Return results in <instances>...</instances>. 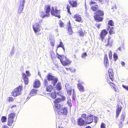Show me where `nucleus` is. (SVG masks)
Here are the masks:
<instances>
[{
    "label": "nucleus",
    "mask_w": 128,
    "mask_h": 128,
    "mask_svg": "<svg viewBox=\"0 0 128 128\" xmlns=\"http://www.w3.org/2000/svg\"><path fill=\"white\" fill-rule=\"evenodd\" d=\"M108 33V32L105 29L102 30L100 34V36L101 40L104 43L105 45L106 46H111L113 43V40L111 37L108 36V38H105V37Z\"/></svg>",
    "instance_id": "1"
},
{
    "label": "nucleus",
    "mask_w": 128,
    "mask_h": 128,
    "mask_svg": "<svg viewBox=\"0 0 128 128\" xmlns=\"http://www.w3.org/2000/svg\"><path fill=\"white\" fill-rule=\"evenodd\" d=\"M44 10L45 11L46 14L43 11H42L40 12V16L42 18L48 17L50 16V12L51 11L50 6L49 5L45 6L44 8Z\"/></svg>",
    "instance_id": "2"
},
{
    "label": "nucleus",
    "mask_w": 128,
    "mask_h": 128,
    "mask_svg": "<svg viewBox=\"0 0 128 128\" xmlns=\"http://www.w3.org/2000/svg\"><path fill=\"white\" fill-rule=\"evenodd\" d=\"M104 14V12L100 10H98L96 12V14L94 15V18L95 20L98 22L102 21L103 18L101 16H103Z\"/></svg>",
    "instance_id": "3"
},
{
    "label": "nucleus",
    "mask_w": 128,
    "mask_h": 128,
    "mask_svg": "<svg viewBox=\"0 0 128 128\" xmlns=\"http://www.w3.org/2000/svg\"><path fill=\"white\" fill-rule=\"evenodd\" d=\"M47 80L49 81H51L52 84L53 86H55L57 83L58 79L57 78L53 76L51 74H48L46 76Z\"/></svg>",
    "instance_id": "4"
},
{
    "label": "nucleus",
    "mask_w": 128,
    "mask_h": 128,
    "mask_svg": "<svg viewBox=\"0 0 128 128\" xmlns=\"http://www.w3.org/2000/svg\"><path fill=\"white\" fill-rule=\"evenodd\" d=\"M22 88V86H19L15 88L12 93V95L14 97H16L21 94V92Z\"/></svg>",
    "instance_id": "5"
},
{
    "label": "nucleus",
    "mask_w": 128,
    "mask_h": 128,
    "mask_svg": "<svg viewBox=\"0 0 128 128\" xmlns=\"http://www.w3.org/2000/svg\"><path fill=\"white\" fill-rule=\"evenodd\" d=\"M60 10H58L56 7H55L54 8L53 6L52 7L51 13L52 15L60 18Z\"/></svg>",
    "instance_id": "6"
},
{
    "label": "nucleus",
    "mask_w": 128,
    "mask_h": 128,
    "mask_svg": "<svg viewBox=\"0 0 128 128\" xmlns=\"http://www.w3.org/2000/svg\"><path fill=\"white\" fill-rule=\"evenodd\" d=\"M60 62L63 66H66L70 64L72 61L66 57H63L61 60Z\"/></svg>",
    "instance_id": "7"
},
{
    "label": "nucleus",
    "mask_w": 128,
    "mask_h": 128,
    "mask_svg": "<svg viewBox=\"0 0 128 128\" xmlns=\"http://www.w3.org/2000/svg\"><path fill=\"white\" fill-rule=\"evenodd\" d=\"M73 18L75 19L76 21L82 23L83 22L81 16L78 14L74 15Z\"/></svg>",
    "instance_id": "8"
},
{
    "label": "nucleus",
    "mask_w": 128,
    "mask_h": 128,
    "mask_svg": "<svg viewBox=\"0 0 128 128\" xmlns=\"http://www.w3.org/2000/svg\"><path fill=\"white\" fill-rule=\"evenodd\" d=\"M116 118H117L118 117L121 112L122 107L120 105H118L116 106Z\"/></svg>",
    "instance_id": "9"
},
{
    "label": "nucleus",
    "mask_w": 128,
    "mask_h": 128,
    "mask_svg": "<svg viewBox=\"0 0 128 128\" xmlns=\"http://www.w3.org/2000/svg\"><path fill=\"white\" fill-rule=\"evenodd\" d=\"M62 108V106L60 104H54L53 106L54 110L55 112L57 114L59 112Z\"/></svg>",
    "instance_id": "10"
},
{
    "label": "nucleus",
    "mask_w": 128,
    "mask_h": 128,
    "mask_svg": "<svg viewBox=\"0 0 128 128\" xmlns=\"http://www.w3.org/2000/svg\"><path fill=\"white\" fill-rule=\"evenodd\" d=\"M68 108L66 107H64L63 108H62L60 110L58 114L59 115L63 114L64 115H66L68 113Z\"/></svg>",
    "instance_id": "11"
},
{
    "label": "nucleus",
    "mask_w": 128,
    "mask_h": 128,
    "mask_svg": "<svg viewBox=\"0 0 128 128\" xmlns=\"http://www.w3.org/2000/svg\"><path fill=\"white\" fill-rule=\"evenodd\" d=\"M65 99V97L64 96H62L61 98H57L54 100V104H60L59 103L64 101Z\"/></svg>",
    "instance_id": "12"
},
{
    "label": "nucleus",
    "mask_w": 128,
    "mask_h": 128,
    "mask_svg": "<svg viewBox=\"0 0 128 128\" xmlns=\"http://www.w3.org/2000/svg\"><path fill=\"white\" fill-rule=\"evenodd\" d=\"M66 88L68 94L69 96L71 95L72 90L71 86L68 84H66Z\"/></svg>",
    "instance_id": "13"
},
{
    "label": "nucleus",
    "mask_w": 128,
    "mask_h": 128,
    "mask_svg": "<svg viewBox=\"0 0 128 128\" xmlns=\"http://www.w3.org/2000/svg\"><path fill=\"white\" fill-rule=\"evenodd\" d=\"M77 124L79 126H82L86 124L85 120L81 118H79L77 119Z\"/></svg>",
    "instance_id": "14"
},
{
    "label": "nucleus",
    "mask_w": 128,
    "mask_h": 128,
    "mask_svg": "<svg viewBox=\"0 0 128 128\" xmlns=\"http://www.w3.org/2000/svg\"><path fill=\"white\" fill-rule=\"evenodd\" d=\"M33 28L35 33L39 32L40 30V26L38 23H36L33 26Z\"/></svg>",
    "instance_id": "15"
},
{
    "label": "nucleus",
    "mask_w": 128,
    "mask_h": 128,
    "mask_svg": "<svg viewBox=\"0 0 128 128\" xmlns=\"http://www.w3.org/2000/svg\"><path fill=\"white\" fill-rule=\"evenodd\" d=\"M93 118L94 116L92 114H90L88 115L87 119H86V124H89L92 123L93 121Z\"/></svg>",
    "instance_id": "16"
},
{
    "label": "nucleus",
    "mask_w": 128,
    "mask_h": 128,
    "mask_svg": "<svg viewBox=\"0 0 128 128\" xmlns=\"http://www.w3.org/2000/svg\"><path fill=\"white\" fill-rule=\"evenodd\" d=\"M24 0H22L20 2V4L19 6L18 12L19 13H20L22 11L24 6Z\"/></svg>",
    "instance_id": "17"
},
{
    "label": "nucleus",
    "mask_w": 128,
    "mask_h": 128,
    "mask_svg": "<svg viewBox=\"0 0 128 128\" xmlns=\"http://www.w3.org/2000/svg\"><path fill=\"white\" fill-rule=\"evenodd\" d=\"M104 64L106 68H108L109 66V61L106 54H105L104 57Z\"/></svg>",
    "instance_id": "18"
},
{
    "label": "nucleus",
    "mask_w": 128,
    "mask_h": 128,
    "mask_svg": "<svg viewBox=\"0 0 128 128\" xmlns=\"http://www.w3.org/2000/svg\"><path fill=\"white\" fill-rule=\"evenodd\" d=\"M108 74L110 78L112 81L114 80V74L113 72V70L112 69H109L108 72Z\"/></svg>",
    "instance_id": "19"
},
{
    "label": "nucleus",
    "mask_w": 128,
    "mask_h": 128,
    "mask_svg": "<svg viewBox=\"0 0 128 128\" xmlns=\"http://www.w3.org/2000/svg\"><path fill=\"white\" fill-rule=\"evenodd\" d=\"M40 81L38 80H36L33 84V87L38 88L40 86Z\"/></svg>",
    "instance_id": "20"
},
{
    "label": "nucleus",
    "mask_w": 128,
    "mask_h": 128,
    "mask_svg": "<svg viewBox=\"0 0 128 128\" xmlns=\"http://www.w3.org/2000/svg\"><path fill=\"white\" fill-rule=\"evenodd\" d=\"M22 78L24 81L25 83L26 84H27L28 82V80L27 76L24 73L22 74Z\"/></svg>",
    "instance_id": "21"
},
{
    "label": "nucleus",
    "mask_w": 128,
    "mask_h": 128,
    "mask_svg": "<svg viewBox=\"0 0 128 128\" xmlns=\"http://www.w3.org/2000/svg\"><path fill=\"white\" fill-rule=\"evenodd\" d=\"M92 10L94 12L97 11L99 8V7L97 4H95L92 5L91 7Z\"/></svg>",
    "instance_id": "22"
},
{
    "label": "nucleus",
    "mask_w": 128,
    "mask_h": 128,
    "mask_svg": "<svg viewBox=\"0 0 128 128\" xmlns=\"http://www.w3.org/2000/svg\"><path fill=\"white\" fill-rule=\"evenodd\" d=\"M77 88L80 92H83L85 91L84 86L80 83L77 84Z\"/></svg>",
    "instance_id": "23"
},
{
    "label": "nucleus",
    "mask_w": 128,
    "mask_h": 128,
    "mask_svg": "<svg viewBox=\"0 0 128 128\" xmlns=\"http://www.w3.org/2000/svg\"><path fill=\"white\" fill-rule=\"evenodd\" d=\"M69 4L73 7H76L77 6V3L76 1L72 0L68 1Z\"/></svg>",
    "instance_id": "24"
},
{
    "label": "nucleus",
    "mask_w": 128,
    "mask_h": 128,
    "mask_svg": "<svg viewBox=\"0 0 128 128\" xmlns=\"http://www.w3.org/2000/svg\"><path fill=\"white\" fill-rule=\"evenodd\" d=\"M49 95L51 98L53 99H55L56 98V93L55 91H54L50 93Z\"/></svg>",
    "instance_id": "25"
},
{
    "label": "nucleus",
    "mask_w": 128,
    "mask_h": 128,
    "mask_svg": "<svg viewBox=\"0 0 128 128\" xmlns=\"http://www.w3.org/2000/svg\"><path fill=\"white\" fill-rule=\"evenodd\" d=\"M126 115V114L124 113L122 114L121 116L120 119L119 120L120 123L121 124H122V122L124 121Z\"/></svg>",
    "instance_id": "26"
},
{
    "label": "nucleus",
    "mask_w": 128,
    "mask_h": 128,
    "mask_svg": "<svg viewBox=\"0 0 128 128\" xmlns=\"http://www.w3.org/2000/svg\"><path fill=\"white\" fill-rule=\"evenodd\" d=\"M53 90V87L51 85H49L46 86V90L47 92H51Z\"/></svg>",
    "instance_id": "27"
},
{
    "label": "nucleus",
    "mask_w": 128,
    "mask_h": 128,
    "mask_svg": "<svg viewBox=\"0 0 128 128\" xmlns=\"http://www.w3.org/2000/svg\"><path fill=\"white\" fill-rule=\"evenodd\" d=\"M37 90L35 89H33L30 92V94L31 96L35 95L37 92Z\"/></svg>",
    "instance_id": "28"
},
{
    "label": "nucleus",
    "mask_w": 128,
    "mask_h": 128,
    "mask_svg": "<svg viewBox=\"0 0 128 128\" xmlns=\"http://www.w3.org/2000/svg\"><path fill=\"white\" fill-rule=\"evenodd\" d=\"M67 34L69 35H72L74 33L72 28H68L67 29Z\"/></svg>",
    "instance_id": "29"
},
{
    "label": "nucleus",
    "mask_w": 128,
    "mask_h": 128,
    "mask_svg": "<svg viewBox=\"0 0 128 128\" xmlns=\"http://www.w3.org/2000/svg\"><path fill=\"white\" fill-rule=\"evenodd\" d=\"M16 113L14 112H12L9 114L8 118L14 120L16 116Z\"/></svg>",
    "instance_id": "30"
},
{
    "label": "nucleus",
    "mask_w": 128,
    "mask_h": 128,
    "mask_svg": "<svg viewBox=\"0 0 128 128\" xmlns=\"http://www.w3.org/2000/svg\"><path fill=\"white\" fill-rule=\"evenodd\" d=\"M14 122V120L8 118L7 124L10 126H11Z\"/></svg>",
    "instance_id": "31"
},
{
    "label": "nucleus",
    "mask_w": 128,
    "mask_h": 128,
    "mask_svg": "<svg viewBox=\"0 0 128 128\" xmlns=\"http://www.w3.org/2000/svg\"><path fill=\"white\" fill-rule=\"evenodd\" d=\"M50 57L54 61L56 60V56L54 52L52 51L50 52Z\"/></svg>",
    "instance_id": "32"
},
{
    "label": "nucleus",
    "mask_w": 128,
    "mask_h": 128,
    "mask_svg": "<svg viewBox=\"0 0 128 128\" xmlns=\"http://www.w3.org/2000/svg\"><path fill=\"white\" fill-rule=\"evenodd\" d=\"M56 89L58 90H60L62 88L61 83L60 82H58L56 85Z\"/></svg>",
    "instance_id": "33"
},
{
    "label": "nucleus",
    "mask_w": 128,
    "mask_h": 128,
    "mask_svg": "<svg viewBox=\"0 0 128 128\" xmlns=\"http://www.w3.org/2000/svg\"><path fill=\"white\" fill-rule=\"evenodd\" d=\"M109 32L110 34V35L114 34L115 33V31L113 27H112L110 28L109 30Z\"/></svg>",
    "instance_id": "34"
},
{
    "label": "nucleus",
    "mask_w": 128,
    "mask_h": 128,
    "mask_svg": "<svg viewBox=\"0 0 128 128\" xmlns=\"http://www.w3.org/2000/svg\"><path fill=\"white\" fill-rule=\"evenodd\" d=\"M107 81V82H108L109 83V84H110V85L111 84H112L113 85H111V87L112 88H114V87L116 86V85H115L113 83L110 82V80H108V78L107 79H106Z\"/></svg>",
    "instance_id": "35"
},
{
    "label": "nucleus",
    "mask_w": 128,
    "mask_h": 128,
    "mask_svg": "<svg viewBox=\"0 0 128 128\" xmlns=\"http://www.w3.org/2000/svg\"><path fill=\"white\" fill-rule=\"evenodd\" d=\"M59 24L60 27V28H63L64 26V23L61 20L59 21Z\"/></svg>",
    "instance_id": "36"
},
{
    "label": "nucleus",
    "mask_w": 128,
    "mask_h": 128,
    "mask_svg": "<svg viewBox=\"0 0 128 128\" xmlns=\"http://www.w3.org/2000/svg\"><path fill=\"white\" fill-rule=\"evenodd\" d=\"M108 24L109 26H114V23L113 21L112 20H110L108 22Z\"/></svg>",
    "instance_id": "37"
},
{
    "label": "nucleus",
    "mask_w": 128,
    "mask_h": 128,
    "mask_svg": "<svg viewBox=\"0 0 128 128\" xmlns=\"http://www.w3.org/2000/svg\"><path fill=\"white\" fill-rule=\"evenodd\" d=\"M7 120V118L5 116H2L1 118V121L2 122H6Z\"/></svg>",
    "instance_id": "38"
},
{
    "label": "nucleus",
    "mask_w": 128,
    "mask_h": 128,
    "mask_svg": "<svg viewBox=\"0 0 128 128\" xmlns=\"http://www.w3.org/2000/svg\"><path fill=\"white\" fill-rule=\"evenodd\" d=\"M78 32L80 36H84V33L82 30H78Z\"/></svg>",
    "instance_id": "39"
},
{
    "label": "nucleus",
    "mask_w": 128,
    "mask_h": 128,
    "mask_svg": "<svg viewBox=\"0 0 128 128\" xmlns=\"http://www.w3.org/2000/svg\"><path fill=\"white\" fill-rule=\"evenodd\" d=\"M57 48L59 47H61L64 50V46L63 44V43L62 42V41H61L60 43V44L58 45L57 46Z\"/></svg>",
    "instance_id": "40"
},
{
    "label": "nucleus",
    "mask_w": 128,
    "mask_h": 128,
    "mask_svg": "<svg viewBox=\"0 0 128 128\" xmlns=\"http://www.w3.org/2000/svg\"><path fill=\"white\" fill-rule=\"evenodd\" d=\"M113 57L114 58V60L115 61H116L118 58V57L116 54V53H114L113 55Z\"/></svg>",
    "instance_id": "41"
},
{
    "label": "nucleus",
    "mask_w": 128,
    "mask_h": 128,
    "mask_svg": "<svg viewBox=\"0 0 128 128\" xmlns=\"http://www.w3.org/2000/svg\"><path fill=\"white\" fill-rule=\"evenodd\" d=\"M71 7L69 5H68L66 7V9L67 10L69 14H71V13L70 12V8Z\"/></svg>",
    "instance_id": "42"
},
{
    "label": "nucleus",
    "mask_w": 128,
    "mask_h": 128,
    "mask_svg": "<svg viewBox=\"0 0 128 128\" xmlns=\"http://www.w3.org/2000/svg\"><path fill=\"white\" fill-rule=\"evenodd\" d=\"M108 55L109 59L110 60L112 59V52L111 50H110L108 52Z\"/></svg>",
    "instance_id": "43"
},
{
    "label": "nucleus",
    "mask_w": 128,
    "mask_h": 128,
    "mask_svg": "<svg viewBox=\"0 0 128 128\" xmlns=\"http://www.w3.org/2000/svg\"><path fill=\"white\" fill-rule=\"evenodd\" d=\"M100 128H106V124L104 123H102L100 126Z\"/></svg>",
    "instance_id": "44"
},
{
    "label": "nucleus",
    "mask_w": 128,
    "mask_h": 128,
    "mask_svg": "<svg viewBox=\"0 0 128 128\" xmlns=\"http://www.w3.org/2000/svg\"><path fill=\"white\" fill-rule=\"evenodd\" d=\"M14 100L13 98L12 97H9L8 98V100L9 102H13Z\"/></svg>",
    "instance_id": "45"
},
{
    "label": "nucleus",
    "mask_w": 128,
    "mask_h": 128,
    "mask_svg": "<svg viewBox=\"0 0 128 128\" xmlns=\"http://www.w3.org/2000/svg\"><path fill=\"white\" fill-rule=\"evenodd\" d=\"M81 118H83L86 120V114H82L81 115Z\"/></svg>",
    "instance_id": "46"
},
{
    "label": "nucleus",
    "mask_w": 128,
    "mask_h": 128,
    "mask_svg": "<svg viewBox=\"0 0 128 128\" xmlns=\"http://www.w3.org/2000/svg\"><path fill=\"white\" fill-rule=\"evenodd\" d=\"M50 44L51 46H52L53 47L55 44V42L54 40H52L50 41Z\"/></svg>",
    "instance_id": "47"
},
{
    "label": "nucleus",
    "mask_w": 128,
    "mask_h": 128,
    "mask_svg": "<svg viewBox=\"0 0 128 128\" xmlns=\"http://www.w3.org/2000/svg\"><path fill=\"white\" fill-rule=\"evenodd\" d=\"M44 84L45 86H47L48 85V81L46 79H45L44 80Z\"/></svg>",
    "instance_id": "48"
},
{
    "label": "nucleus",
    "mask_w": 128,
    "mask_h": 128,
    "mask_svg": "<svg viewBox=\"0 0 128 128\" xmlns=\"http://www.w3.org/2000/svg\"><path fill=\"white\" fill-rule=\"evenodd\" d=\"M87 54L86 52H84L83 53L82 55L81 56L82 58H84L87 56Z\"/></svg>",
    "instance_id": "49"
},
{
    "label": "nucleus",
    "mask_w": 128,
    "mask_h": 128,
    "mask_svg": "<svg viewBox=\"0 0 128 128\" xmlns=\"http://www.w3.org/2000/svg\"><path fill=\"white\" fill-rule=\"evenodd\" d=\"M64 56H61V55H59V54H58V56H57V58L60 59V61L61 62V59H62V58Z\"/></svg>",
    "instance_id": "50"
},
{
    "label": "nucleus",
    "mask_w": 128,
    "mask_h": 128,
    "mask_svg": "<svg viewBox=\"0 0 128 128\" xmlns=\"http://www.w3.org/2000/svg\"><path fill=\"white\" fill-rule=\"evenodd\" d=\"M122 86L126 90L128 91V86L123 84L122 85Z\"/></svg>",
    "instance_id": "51"
},
{
    "label": "nucleus",
    "mask_w": 128,
    "mask_h": 128,
    "mask_svg": "<svg viewBox=\"0 0 128 128\" xmlns=\"http://www.w3.org/2000/svg\"><path fill=\"white\" fill-rule=\"evenodd\" d=\"M67 26L68 28H72L71 25L70 21H69L67 24Z\"/></svg>",
    "instance_id": "52"
},
{
    "label": "nucleus",
    "mask_w": 128,
    "mask_h": 128,
    "mask_svg": "<svg viewBox=\"0 0 128 128\" xmlns=\"http://www.w3.org/2000/svg\"><path fill=\"white\" fill-rule=\"evenodd\" d=\"M26 73L28 76H30V72L28 71H26Z\"/></svg>",
    "instance_id": "53"
},
{
    "label": "nucleus",
    "mask_w": 128,
    "mask_h": 128,
    "mask_svg": "<svg viewBox=\"0 0 128 128\" xmlns=\"http://www.w3.org/2000/svg\"><path fill=\"white\" fill-rule=\"evenodd\" d=\"M70 70L72 72H74L76 71V70L75 69H71V68H69Z\"/></svg>",
    "instance_id": "54"
},
{
    "label": "nucleus",
    "mask_w": 128,
    "mask_h": 128,
    "mask_svg": "<svg viewBox=\"0 0 128 128\" xmlns=\"http://www.w3.org/2000/svg\"><path fill=\"white\" fill-rule=\"evenodd\" d=\"M96 4V2H89V4L90 6H91L92 4Z\"/></svg>",
    "instance_id": "55"
},
{
    "label": "nucleus",
    "mask_w": 128,
    "mask_h": 128,
    "mask_svg": "<svg viewBox=\"0 0 128 128\" xmlns=\"http://www.w3.org/2000/svg\"><path fill=\"white\" fill-rule=\"evenodd\" d=\"M113 89L116 92L118 89V88L116 86H115L114 87Z\"/></svg>",
    "instance_id": "56"
},
{
    "label": "nucleus",
    "mask_w": 128,
    "mask_h": 128,
    "mask_svg": "<svg viewBox=\"0 0 128 128\" xmlns=\"http://www.w3.org/2000/svg\"><path fill=\"white\" fill-rule=\"evenodd\" d=\"M100 24H96V26L97 28L98 29H99L100 28Z\"/></svg>",
    "instance_id": "57"
},
{
    "label": "nucleus",
    "mask_w": 128,
    "mask_h": 128,
    "mask_svg": "<svg viewBox=\"0 0 128 128\" xmlns=\"http://www.w3.org/2000/svg\"><path fill=\"white\" fill-rule=\"evenodd\" d=\"M2 128H9L6 125H4L2 126Z\"/></svg>",
    "instance_id": "58"
},
{
    "label": "nucleus",
    "mask_w": 128,
    "mask_h": 128,
    "mask_svg": "<svg viewBox=\"0 0 128 128\" xmlns=\"http://www.w3.org/2000/svg\"><path fill=\"white\" fill-rule=\"evenodd\" d=\"M94 118L95 119V122L96 123L97 122V118L96 116H95Z\"/></svg>",
    "instance_id": "59"
},
{
    "label": "nucleus",
    "mask_w": 128,
    "mask_h": 128,
    "mask_svg": "<svg viewBox=\"0 0 128 128\" xmlns=\"http://www.w3.org/2000/svg\"><path fill=\"white\" fill-rule=\"evenodd\" d=\"M16 105H13L11 106V108H13L15 107H16Z\"/></svg>",
    "instance_id": "60"
},
{
    "label": "nucleus",
    "mask_w": 128,
    "mask_h": 128,
    "mask_svg": "<svg viewBox=\"0 0 128 128\" xmlns=\"http://www.w3.org/2000/svg\"><path fill=\"white\" fill-rule=\"evenodd\" d=\"M75 91H74V90H73V96H74V95L75 96Z\"/></svg>",
    "instance_id": "61"
},
{
    "label": "nucleus",
    "mask_w": 128,
    "mask_h": 128,
    "mask_svg": "<svg viewBox=\"0 0 128 128\" xmlns=\"http://www.w3.org/2000/svg\"><path fill=\"white\" fill-rule=\"evenodd\" d=\"M121 64L122 66H124L125 64V63L124 62H121Z\"/></svg>",
    "instance_id": "62"
},
{
    "label": "nucleus",
    "mask_w": 128,
    "mask_h": 128,
    "mask_svg": "<svg viewBox=\"0 0 128 128\" xmlns=\"http://www.w3.org/2000/svg\"><path fill=\"white\" fill-rule=\"evenodd\" d=\"M74 57L76 59H77V58L76 57V55L75 54L74 55Z\"/></svg>",
    "instance_id": "63"
},
{
    "label": "nucleus",
    "mask_w": 128,
    "mask_h": 128,
    "mask_svg": "<svg viewBox=\"0 0 128 128\" xmlns=\"http://www.w3.org/2000/svg\"><path fill=\"white\" fill-rule=\"evenodd\" d=\"M91 128L90 126H86V128Z\"/></svg>",
    "instance_id": "64"
}]
</instances>
